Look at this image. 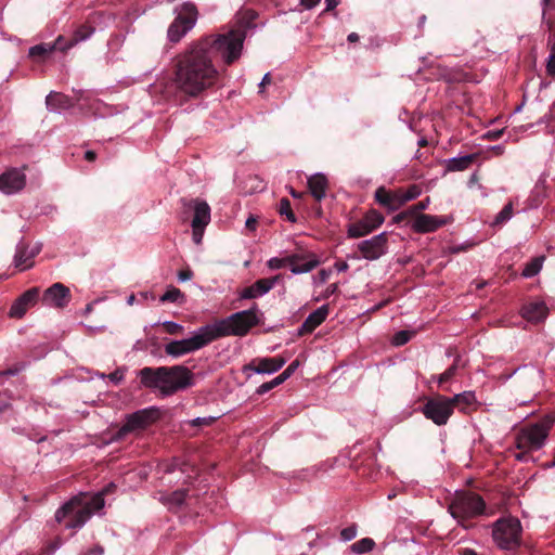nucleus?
Wrapping results in <instances>:
<instances>
[{"mask_svg":"<svg viewBox=\"0 0 555 555\" xmlns=\"http://www.w3.org/2000/svg\"><path fill=\"white\" fill-rule=\"evenodd\" d=\"M137 376L142 387L158 390L163 397L172 396L193 386L194 374L184 365L144 366Z\"/></svg>","mask_w":555,"mask_h":555,"instance_id":"f03ea898","label":"nucleus"},{"mask_svg":"<svg viewBox=\"0 0 555 555\" xmlns=\"http://www.w3.org/2000/svg\"><path fill=\"white\" fill-rule=\"evenodd\" d=\"M321 0H300L301 4L306 8V9H312L313 7H315L317 4L320 3Z\"/></svg>","mask_w":555,"mask_h":555,"instance_id":"052dcab7","label":"nucleus"},{"mask_svg":"<svg viewBox=\"0 0 555 555\" xmlns=\"http://www.w3.org/2000/svg\"><path fill=\"white\" fill-rule=\"evenodd\" d=\"M546 23L555 42V16L553 18L550 17Z\"/></svg>","mask_w":555,"mask_h":555,"instance_id":"e2e57ef3","label":"nucleus"},{"mask_svg":"<svg viewBox=\"0 0 555 555\" xmlns=\"http://www.w3.org/2000/svg\"><path fill=\"white\" fill-rule=\"evenodd\" d=\"M253 18L244 27L206 36L176 56L173 86L181 98H197L218 82L215 59L220 55L225 65H231L241 56L246 27Z\"/></svg>","mask_w":555,"mask_h":555,"instance_id":"f257e3e1","label":"nucleus"},{"mask_svg":"<svg viewBox=\"0 0 555 555\" xmlns=\"http://www.w3.org/2000/svg\"><path fill=\"white\" fill-rule=\"evenodd\" d=\"M214 422L212 417H197L192 421L193 426H208Z\"/></svg>","mask_w":555,"mask_h":555,"instance_id":"864d4df0","label":"nucleus"},{"mask_svg":"<svg viewBox=\"0 0 555 555\" xmlns=\"http://www.w3.org/2000/svg\"><path fill=\"white\" fill-rule=\"evenodd\" d=\"M116 485L108 483L103 490L93 496L80 493L63 504L55 512V520L64 524L67 529L81 528L96 511L104 506V495L113 493Z\"/></svg>","mask_w":555,"mask_h":555,"instance_id":"7ed1b4c3","label":"nucleus"},{"mask_svg":"<svg viewBox=\"0 0 555 555\" xmlns=\"http://www.w3.org/2000/svg\"><path fill=\"white\" fill-rule=\"evenodd\" d=\"M422 189L417 184H411L406 190H404V198L403 201H412L421 195Z\"/></svg>","mask_w":555,"mask_h":555,"instance_id":"a19ab883","label":"nucleus"},{"mask_svg":"<svg viewBox=\"0 0 555 555\" xmlns=\"http://www.w3.org/2000/svg\"><path fill=\"white\" fill-rule=\"evenodd\" d=\"M543 261L544 256L532 258L528 263L525 264L521 275L525 278H532L537 275L542 269Z\"/></svg>","mask_w":555,"mask_h":555,"instance_id":"2f4dec72","label":"nucleus"},{"mask_svg":"<svg viewBox=\"0 0 555 555\" xmlns=\"http://www.w3.org/2000/svg\"><path fill=\"white\" fill-rule=\"evenodd\" d=\"M57 46H59V38L55 40V42L53 44L40 43V44L34 46L29 49V56L36 61H42L54 50H59Z\"/></svg>","mask_w":555,"mask_h":555,"instance_id":"c85d7f7f","label":"nucleus"},{"mask_svg":"<svg viewBox=\"0 0 555 555\" xmlns=\"http://www.w3.org/2000/svg\"><path fill=\"white\" fill-rule=\"evenodd\" d=\"M429 198H426L424 201H421L413 206L409 207L410 211L412 212L413 217L415 218L416 215H421L420 211L425 210L428 207Z\"/></svg>","mask_w":555,"mask_h":555,"instance_id":"de8ad7c7","label":"nucleus"},{"mask_svg":"<svg viewBox=\"0 0 555 555\" xmlns=\"http://www.w3.org/2000/svg\"><path fill=\"white\" fill-rule=\"evenodd\" d=\"M388 249V234L383 232L369 240L361 241L357 245V250L361 257L373 261L379 259L387 253Z\"/></svg>","mask_w":555,"mask_h":555,"instance_id":"ddd939ff","label":"nucleus"},{"mask_svg":"<svg viewBox=\"0 0 555 555\" xmlns=\"http://www.w3.org/2000/svg\"><path fill=\"white\" fill-rule=\"evenodd\" d=\"M164 331L169 335L183 334L184 327L176 322L167 321L163 323Z\"/></svg>","mask_w":555,"mask_h":555,"instance_id":"ea45409f","label":"nucleus"},{"mask_svg":"<svg viewBox=\"0 0 555 555\" xmlns=\"http://www.w3.org/2000/svg\"><path fill=\"white\" fill-rule=\"evenodd\" d=\"M415 335V332H411V331H399L397 332L393 337H392V340L391 343L395 345V346H403L405 345L406 343H409L412 337Z\"/></svg>","mask_w":555,"mask_h":555,"instance_id":"4c0bfd02","label":"nucleus"},{"mask_svg":"<svg viewBox=\"0 0 555 555\" xmlns=\"http://www.w3.org/2000/svg\"><path fill=\"white\" fill-rule=\"evenodd\" d=\"M328 181L323 173H317L308 179V188L317 202H321L326 195Z\"/></svg>","mask_w":555,"mask_h":555,"instance_id":"b1692460","label":"nucleus"},{"mask_svg":"<svg viewBox=\"0 0 555 555\" xmlns=\"http://www.w3.org/2000/svg\"><path fill=\"white\" fill-rule=\"evenodd\" d=\"M186 498H188V490H177V491H173L169 495L168 502L172 506L180 507L184 504V502L186 501Z\"/></svg>","mask_w":555,"mask_h":555,"instance_id":"e433bc0d","label":"nucleus"},{"mask_svg":"<svg viewBox=\"0 0 555 555\" xmlns=\"http://www.w3.org/2000/svg\"><path fill=\"white\" fill-rule=\"evenodd\" d=\"M214 341L210 334V326L201 327L192 337L181 340H171L165 345V352L173 358L196 351Z\"/></svg>","mask_w":555,"mask_h":555,"instance_id":"1a4fd4ad","label":"nucleus"},{"mask_svg":"<svg viewBox=\"0 0 555 555\" xmlns=\"http://www.w3.org/2000/svg\"><path fill=\"white\" fill-rule=\"evenodd\" d=\"M451 402V408L454 411L455 408L464 411L468 406H470L475 401L476 397L472 391H464L462 393L455 395L452 398H449Z\"/></svg>","mask_w":555,"mask_h":555,"instance_id":"c756f323","label":"nucleus"},{"mask_svg":"<svg viewBox=\"0 0 555 555\" xmlns=\"http://www.w3.org/2000/svg\"><path fill=\"white\" fill-rule=\"evenodd\" d=\"M283 280L282 274L272 278L257 280L253 285L245 287L240 297L242 299H254L269 293L278 283Z\"/></svg>","mask_w":555,"mask_h":555,"instance_id":"f3484780","label":"nucleus"},{"mask_svg":"<svg viewBox=\"0 0 555 555\" xmlns=\"http://www.w3.org/2000/svg\"><path fill=\"white\" fill-rule=\"evenodd\" d=\"M28 246L25 243H20L16 248V253L14 256V264L20 271H24L34 266V261L27 259L28 256Z\"/></svg>","mask_w":555,"mask_h":555,"instance_id":"cd10ccee","label":"nucleus"},{"mask_svg":"<svg viewBox=\"0 0 555 555\" xmlns=\"http://www.w3.org/2000/svg\"><path fill=\"white\" fill-rule=\"evenodd\" d=\"M328 313V305H323L320 308H318L315 311L310 313L308 318L304 321V323L298 330V334L301 336L311 334L319 325H321L326 320Z\"/></svg>","mask_w":555,"mask_h":555,"instance_id":"412c9836","label":"nucleus"},{"mask_svg":"<svg viewBox=\"0 0 555 555\" xmlns=\"http://www.w3.org/2000/svg\"><path fill=\"white\" fill-rule=\"evenodd\" d=\"M477 158V155H465L460 157H454L447 160L446 168L448 171H463L467 169Z\"/></svg>","mask_w":555,"mask_h":555,"instance_id":"bb28decb","label":"nucleus"},{"mask_svg":"<svg viewBox=\"0 0 555 555\" xmlns=\"http://www.w3.org/2000/svg\"><path fill=\"white\" fill-rule=\"evenodd\" d=\"M291 373L286 370H284L279 376H276L280 384L284 383L288 377H291Z\"/></svg>","mask_w":555,"mask_h":555,"instance_id":"0e129e2a","label":"nucleus"},{"mask_svg":"<svg viewBox=\"0 0 555 555\" xmlns=\"http://www.w3.org/2000/svg\"><path fill=\"white\" fill-rule=\"evenodd\" d=\"M451 516L465 529L473 525L470 519L485 514L486 502L481 495L473 491H456L449 503Z\"/></svg>","mask_w":555,"mask_h":555,"instance_id":"20e7f679","label":"nucleus"},{"mask_svg":"<svg viewBox=\"0 0 555 555\" xmlns=\"http://www.w3.org/2000/svg\"><path fill=\"white\" fill-rule=\"evenodd\" d=\"M281 385L280 382L278 380V378H273L272 380L270 382H267V383H263L262 385H260L257 389V393L258 395H263L270 390H272L274 387Z\"/></svg>","mask_w":555,"mask_h":555,"instance_id":"c03bdc74","label":"nucleus"},{"mask_svg":"<svg viewBox=\"0 0 555 555\" xmlns=\"http://www.w3.org/2000/svg\"><path fill=\"white\" fill-rule=\"evenodd\" d=\"M46 104L50 109H67L74 106L69 96L52 91L46 98Z\"/></svg>","mask_w":555,"mask_h":555,"instance_id":"a878e982","label":"nucleus"},{"mask_svg":"<svg viewBox=\"0 0 555 555\" xmlns=\"http://www.w3.org/2000/svg\"><path fill=\"white\" fill-rule=\"evenodd\" d=\"M279 212L281 216H285L286 220L294 223L297 221L296 215L294 214L291 202L288 198L283 197L279 204Z\"/></svg>","mask_w":555,"mask_h":555,"instance_id":"c9c22d12","label":"nucleus"},{"mask_svg":"<svg viewBox=\"0 0 555 555\" xmlns=\"http://www.w3.org/2000/svg\"><path fill=\"white\" fill-rule=\"evenodd\" d=\"M455 372H456L455 364H453L449 369H447L438 378L439 385H442V384L447 383L448 380H450L455 375Z\"/></svg>","mask_w":555,"mask_h":555,"instance_id":"a18cd8bd","label":"nucleus"},{"mask_svg":"<svg viewBox=\"0 0 555 555\" xmlns=\"http://www.w3.org/2000/svg\"><path fill=\"white\" fill-rule=\"evenodd\" d=\"M104 548L101 545H94L93 547L89 548L87 552H85L82 555H103Z\"/></svg>","mask_w":555,"mask_h":555,"instance_id":"6e6d98bb","label":"nucleus"},{"mask_svg":"<svg viewBox=\"0 0 555 555\" xmlns=\"http://www.w3.org/2000/svg\"><path fill=\"white\" fill-rule=\"evenodd\" d=\"M449 223V218L443 216H431L426 214L416 215L411 228L416 233H430Z\"/></svg>","mask_w":555,"mask_h":555,"instance_id":"dca6fc26","label":"nucleus"},{"mask_svg":"<svg viewBox=\"0 0 555 555\" xmlns=\"http://www.w3.org/2000/svg\"><path fill=\"white\" fill-rule=\"evenodd\" d=\"M286 264H288V260H287V257L285 258H278V257H274V258H271L269 261H268V267L272 270H278V269H281L283 267H285Z\"/></svg>","mask_w":555,"mask_h":555,"instance_id":"49530a36","label":"nucleus"},{"mask_svg":"<svg viewBox=\"0 0 555 555\" xmlns=\"http://www.w3.org/2000/svg\"><path fill=\"white\" fill-rule=\"evenodd\" d=\"M271 75L268 73L263 76L261 82L259 83V88H260V91L259 92H262L263 88L268 85L271 83Z\"/></svg>","mask_w":555,"mask_h":555,"instance_id":"bf43d9fd","label":"nucleus"},{"mask_svg":"<svg viewBox=\"0 0 555 555\" xmlns=\"http://www.w3.org/2000/svg\"><path fill=\"white\" fill-rule=\"evenodd\" d=\"M363 219L369 227H372V231L379 228L384 223V220H385L384 216L375 209H370L364 215Z\"/></svg>","mask_w":555,"mask_h":555,"instance_id":"473e14b6","label":"nucleus"},{"mask_svg":"<svg viewBox=\"0 0 555 555\" xmlns=\"http://www.w3.org/2000/svg\"><path fill=\"white\" fill-rule=\"evenodd\" d=\"M158 417L159 410L155 406L131 413L126 416V422L116 433L115 438L120 440L132 431L145 429L147 426L156 422Z\"/></svg>","mask_w":555,"mask_h":555,"instance_id":"9d476101","label":"nucleus"},{"mask_svg":"<svg viewBox=\"0 0 555 555\" xmlns=\"http://www.w3.org/2000/svg\"><path fill=\"white\" fill-rule=\"evenodd\" d=\"M298 366H299V361L295 360L285 370L288 371L291 374H293L297 370Z\"/></svg>","mask_w":555,"mask_h":555,"instance_id":"774afa93","label":"nucleus"},{"mask_svg":"<svg viewBox=\"0 0 555 555\" xmlns=\"http://www.w3.org/2000/svg\"><path fill=\"white\" fill-rule=\"evenodd\" d=\"M326 9L325 11H332L338 5V0H325Z\"/></svg>","mask_w":555,"mask_h":555,"instance_id":"69168bd1","label":"nucleus"},{"mask_svg":"<svg viewBox=\"0 0 555 555\" xmlns=\"http://www.w3.org/2000/svg\"><path fill=\"white\" fill-rule=\"evenodd\" d=\"M85 159L88 162H94L96 159V153L94 151H87L85 153Z\"/></svg>","mask_w":555,"mask_h":555,"instance_id":"338daca9","label":"nucleus"},{"mask_svg":"<svg viewBox=\"0 0 555 555\" xmlns=\"http://www.w3.org/2000/svg\"><path fill=\"white\" fill-rule=\"evenodd\" d=\"M108 378L111 382L115 383V384H118L124 378V371L120 370V369H117L115 370L114 372H112L109 375H108Z\"/></svg>","mask_w":555,"mask_h":555,"instance_id":"603ef678","label":"nucleus"},{"mask_svg":"<svg viewBox=\"0 0 555 555\" xmlns=\"http://www.w3.org/2000/svg\"><path fill=\"white\" fill-rule=\"evenodd\" d=\"M338 286L337 284H331L326 287L324 294H323V298H328L330 296H332L336 291H337Z\"/></svg>","mask_w":555,"mask_h":555,"instance_id":"13d9d810","label":"nucleus"},{"mask_svg":"<svg viewBox=\"0 0 555 555\" xmlns=\"http://www.w3.org/2000/svg\"><path fill=\"white\" fill-rule=\"evenodd\" d=\"M285 364L282 357L255 359L244 366V371L256 373H274Z\"/></svg>","mask_w":555,"mask_h":555,"instance_id":"aec40b11","label":"nucleus"},{"mask_svg":"<svg viewBox=\"0 0 555 555\" xmlns=\"http://www.w3.org/2000/svg\"><path fill=\"white\" fill-rule=\"evenodd\" d=\"M372 227H369L364 219L348 224L347 235L350 238H359L372 233Z\"/></svg>","mask_w":555,"mask_h":555,"instance_id":"7c9ffc66","label":"nucleus"},{"mask_svg":"<svg viewBox=\"0 0 555 555\" xmlns=\"http://www.w3.org/2000/svg\"><path fill=\"white\" fill-rule=\"evenodd\" d=\"M547 308L544 302H530L521 308V315L529 322L539 323L546 318Z\"/></svg>","mask_w":555,"mask_h":555,"instance_id":"5701e85b","label":"nucleus"},{"mask_svg":"<svg viewBox=\"0 0 555 555\" xmlns=\"http://www.w3.org/2000/svg\"><path fill=\"white\" fill-rule=\"evenodd\" d=\"M10 400L11 396H9L8 391L0 392V413L4 412L11 406Z\"/></svg>","mask_w":555,"mask_h":555,"instance_id":"8fccbe9b","label":"nucleus"},{"mask_svg":"<svg viewBox=\"0 0 555 555\" xmlns=\"http://www.w3.org/2000/svg\"><path fill=\"white\" fill-rule=\"evenodd\" d=\"M513 216V204L507 203L502 210L495 216L492 225L499 227L507 222Z\"/></svg>","mask_w":555,"mask_h":555,"instance_id":"f704fd0d","label":"nucleus"},{"mask_svg":"<svg viewBox=\"0 0 555 555\" xmlns=\"http://www.w3.org/2000/svg\"><path fill=\"white\" fill-rule=\"evenodd\" d=\"M522 527L516 517L499 518L492 527L494 543L504 551L514 552L521 545Z\"/></svg>","mask_w":555,"mask_h":555,"instance_id":"0eeeda50","label":"nucleus"},{"mask_svg":"<svg viewBox=\"0 0 555 555\" xmlns=\"http://www.w3.org/2000/svg\"><path fill=\"white\" fill-rule=\"evenodd\" d=\"M258 307L256 304L248 309L235 312L210 326V334L214 340L225 336H245L249 330L259 323L257 318Z\"/></svg>","mask_w":555,"mask_h":555,"instance_id":"39448f33","label":"nucleus"},{"mask_svg":"<svg viewBox=\"0 0 555 555\" xmlns=\"http://www.w3.org/2000/svg\"><path fill=\"white\" fill-rule=\"evenodd\" d=\"M410 217H413L412 212L410 211V209L408 208L406 210L404 211H401L399 212L398 215H396L392 219V222L393 223H401L403 221H405L408 218Z\"/></svg>","mask_w":555,"mask_h":555,"instance_id":"3c124183","label":"nucleus"},{"mask_svg":"<svg viewBox=\"0 0 555 555\" xmlns=\"http://www.w3.org/2000/svg\"><path fill=\"white\" fill-rule=\"evenodd\" d=\"M94 33V27L89 23H83L77 27L74 31L73 37L68 39V43L66 46H61V41L63 40V36H59V50L62 52L67 51L73 48L80 41L88 39Z\"/></svg>","mask_w":555,"mask_h":555,"instance_id":"4be33fe9","label":"nucleus"},{"mask_svg":"<svg viewBox=\"0 0 555 555\" xmlns=\"http://www.w3.org/2000/svg\"><path fill=\"white\" fill-rule=\"evenodd\" d=\"M39 294L40 289L38 287L29 288L23 293L11 306L10 317L15 319L24 317L27 310L37 302Z\"/></svg>","mask_w":555,"mask_h":555,"instance_id":"a211bd4d","label":"nucleus"},{"mask_svg":"<svg viewBox=\"0 0 555 555\" xmlns=\"http://www.w3.org/2000/svg\"><path fill=\"white\" fill-rule=\"evenodd\" d=\"M393 196L392 192L386 190L385 186L377 188L374 194L375 201L389 211H396L400 208V202H396Z\"/></svg>","mask_w":555,"mask_h":555,"instance_id":"393cba45","label":"nucleus"},{"mask_svg":"<svg viewBox=\"0 0 555 555\" xmlns=\"http://www.w3.org/2000/svg\"><path fill=\"white\" fill-rule=\"evenodd\" d=\"M422 413L438 426L446 425L453 414L449 397L436 395L427 399L422 406Z\"/></svg>","mask_w":555,"mask_h":555,"instance_id":"9b49d317","label":"nucleus"},{"mask_svg":"<svg viewBox=\"0 0 555 555\" xmlns=\"http://www.w3.org/2000/svg\"><path fill=\"white\" fill-rule=\"evenodd\" d=\"M70 300V291L62 283H54L47 288L42 296V302L47 306L64 308Z\"/></svg>","mask_w":555,"mask_h":555,"instance_id":"4468645a","label":"nucleus"},{"mask_svg":"<svg viewBox=\"0 0 555 555\" xmlns=\"http://www.w3.org/2000/svg\"><path fill=\"white\" fill-rule=\"evenodd\" d=\"M183 297V293L177 287H170L166 291V293L160 297V301H169L176 302L179 298Z\"/></svg>","mask_w":555,"mask_h":555,"instance_id":"58836bf2","label":"nucleus"},{"mask_svg":"<svg viewBox=\"0 0 555 555\" xmlns=\"http://www.w3.org/2000/svg\"><path fill=\"white\" fill-rule=\"evenodd\" d=\"M181 204L184 214H193L192 229L195 233L204 230L210 222V207L205 201L199 198H182Z\"/></svg>","mask_w":555,"mask_h":555,"instance_id":"f8f14e48","label":"nucleus"},{"mask_svg":"<svg viewBox=\"0 0 555 555\" xmlns=\"http://www.w3.org/2000/svg\"><path fill=\"white\" fill-rule=\"evenodd\" d=\"M20 371H21V367L17 365H15L13 367H9L4 371H1L0 372V384H2L7 377L14 376V375L18 374Z\"/></svg>","mask_w":555,"mask_h":555,"instance_id":"09e8293b","label":"nucleus"},{"mask_svg":"<svg viewBox=\"0 0 555 555\" xmlns=\"http://www.w3.org/2000/svg\"><path fill=\"white\" fill-rule=\"evenodd\" d=\"M357 525L353 524L349 527H346L344 528L341 531H340V538L344 540V541H351L352 539L356 538L357 535Z\"/></svg>","mask_w":555,"mask_h":555,"instance_id":"79ce46f5","label":"nucleus"},{"mask_svg":"<svg viewBox=\"0 0 555 555\" xmlns=\"http://www.w3.org/2000/svg\"><path fill=\"white\" fill-rule=\"evenodd\" d=\"M258 221L256 218H254L253 216L249 217L247 220H246V228L248 230H251L254 231L256 229V225H257Z\"/></svg>","mask_w":555,"mask_h":555,"instance_id":"680f3d73","label":"nucleus"},{"mask_svg":"<svg viewBox=\"0 0 555 555\" xmlns=\"http://www.w3.org/2000/svg\"><path fill=\"white\" fill-rule=\"evenodd\" d=\"M374 546H375V542L373 539L363 538V539L354 542L353 544H351L350 550L352 553L363 554V553L372 551L374 548Z\"/></svg>","mask_w":555,"mask_h":555,"instance_id":"72a5a7b5","label":"nucleus"},{"mask_svg":"<svg viewBox=\"0 0 555 555\" xmlns=\"http://www.w3.org/2000/svg\"><path fill=\"white\" fill-rule=\"evenodd\" d=\"M193 276V272L190 270V269H186V270H181L179 273H178V278L180 281H188V280H191Z\"/></svg>","mask_w":555,"mask_h":555,"instance_id":"4d7b16f0","label":"nucleus"},{"mask_svg":"<svg viewBox=\"0 0 555 555\" xmlns=\"http://www.w3.org/2000/svg\"><path fill=\"white\" fill-rule=\"evenodd\" d=\"M554 422V416L545 415L537 423L521 427L516 434V448L531 452L540 450L544 446Z\"/></svg>","mask_w":555,"mask_h":555,"instance_id":"423d86ee","label":"nucleus"},{"mask_svg":"<svg viewBox=\"0 0 555 555\" xmlns=\"http://www.w3.org/2000/svg\"><path fill=\"white\" fill-rule=\"evenodd\" d=\"M287 260L291 271L295 274L310 272L320 263L313 254H294L287 256Z\"/></svg>","mask_w":555,"mask_h":555,"instance_id":"6ab92c4d","label":"nucleus"},{"mask_svg":"<svg viewBox=\"0 0 555 555\" xmlns=\"http://www.w3.org/2000/svg\"><path fill=\"white\" fill-rule=\"evenodd\" d=\"M392 194L395 195V199L396 202H400V207L403 206L405 203H408V201H403L404 198V190L403 189H398L396 191H391Z\"/></svg>","mask_w":555,"mask_h":555,"instance_id":"5fc2aeb1","label":"nucleus"},{"mask_svg":"<svg viewBox=\"0 0 555 555\" xmlns=\"http://www.w3.org/2000/svg\"><path fill=\"white\" fill-rule=\"evenodd\" d=\"M546 73L551 77L555 76V42L546 62Z\"/></svg>","mask_w":555,"mask_h":555,"instance_id":"37998d69","label":"nucleus"},{"mask_svg":"<svg viewBox=\"0 0 555 555\" xmlns=\"http://www.w3.org/2000/svg\"><path fill=\"white\" fill-rule=\"evenodd\" d=\"M175 12L177 16L169 25L167 31L169 41L173 43L179 42L194 27L198 17V10L191 1L183 2L179 8L175 9Z\"/></svg>","mask_w":555,"mask_h":555,"instance_id":"6e6552de","label":"nucleus"},{"mask_svg":"<svg viewBox=\"0 0 555 555\" xmlns=\"http://www.w3.org/2000/svg\"><path fill=\"white\" fill-rule=\"evenodd\" d=\"M26 184V176L18 169L12 168L0 175V192L4 194H13Z\"/></svg>","mask_w":555,"mask_h":555,"instance_id":"2eb2a0df","label":"nucleus"}]
</instances>
